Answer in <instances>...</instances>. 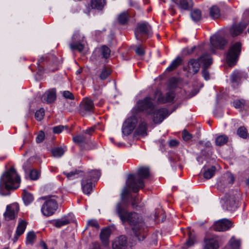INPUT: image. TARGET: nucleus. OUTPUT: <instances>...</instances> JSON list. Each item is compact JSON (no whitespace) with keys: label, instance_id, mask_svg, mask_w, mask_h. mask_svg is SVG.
I'll use <instances>...</instances> for the list:
<instances>
[{"label":"nucleus","instance_id":"8","mask_svg":"<svg viewBox=\"0 0 249 249\" xmlns=\"http://www.w3.org/2000/svg\"><path fill=\"white\" fill-rule=\"evenodd\" d=\"M84 37L81 36L79 33L75 32L72 37V42L70 44V47L72 50H77L81 52L83 50L85 44Z\"/></svg>","mask_w":249,"mask_h":249},{"label":"nucleus","instance_id":"35","mask_svg":"<svg viewBox=\"0 0 249 249\" xmlns=\"http://www.w3.org/2000/svg\"><path fill=\"white\" fill-rule=\"evenodd\" d=\"M191 17L194 21L197 22L199 21L201 18V11L199 9H194L191 13Z\"/></svg>","mask_w":249,"mask_h":249},{"label":"nucleus","instance_id":"11","mask_svg":"<svg viewBox=\"0 0 249 249\" xmlns=\"http://www.w3.org/2000/svg\"><path fill=\"white\" fill-rule=\"evenodd\" d=\"M200 59L203 64L202 76L206 80H208L210 79V74L207 68L213 63L212 57L208 54H204L200 57Z\"/></svg>","mask_w":249,"mask_h":249},{"label":"nucleus","instance_id":"21","mask_svg":"<svg viewBox=\"0 0 249 249\" xmlns=\"http://www.w3.org/2000/svg\"><path fill=\"white\" fill-rule=\"evenodd\" d=\"M200 62H201L200 57L196 59H191L188 63L189 71L194 74L197 73L200 68Z\"/></svg>","mask_w":249,"mask_h":249},{"label":"nucleus","instance_id":"31","mask_svg":"<svg viewBox=\"0 0 249 249\" xmlns=\"http://www.w3.org/2000/svg\"><path fill=\"white\" fill-rule=\"evenodd\" d=\"M90 4L92 8L96 9L97 10H101L105 4V0H91Z\"/></svg>","mask_w":249,"mask_h":249},{"label":"nucleus","instance_id":"40","mask_svg":"<svg viewBox=\"0 0 249 249\" xmlns=\"http://www.w3.org/2000/svg\"><path fill=\"white\" fill-rule=\"evenodd\" d=\"M246 105V101L244 99H239L234 100L233 102V105L236 108L242 109Z\"/></svg>","mask_w":249,"mask_h":249},{"label":"nucleus","instance_id":"24","mask_svg":"<svg viewBox=\"0 0 249 249\" xmlns=\"http://www.w3.org/2000/svg\"><path fill=\"white\" fill-rule=\"evenodd\" d=\"M174 93L173 92H168L164 95H160L157 100L159 103L164 104L172 101L174 98Z\"/></svg>","mask_w":249,"mask_h":249},{"label":"nucleus","instance_id":"52","mask_svg":"<svg viewBox=\"0 0 249 249\" xmlns=\"http://www.w3.org/2000/svg\"><path fill=\"white\" fill-rule=\"evenodd\" d=\"M110 74V71L109 69L104 68L101 71L100 77L102 80L106 79L107 76Z\"/></svg>","mask_w":249,"mask_h":249},{"label":"nucleus","instance_id":"56","mask_svg":"<svg viewBox=\"0 0 249 249\" xmlns=\"http://www.w3.org/2000/svg\"><path fill=\"white\" fill-rule=\"evenodd\" d=\"M45 138V134L42 131L39 132V134L37 135L36 138V142L37 143H39L42 142Z\"/></svg>","mask_w":249,"mask_h":249},{"label":"nucleus","instance_id":"51","mask_svg":"<svg viewBox=\"0 0 249 249\" xmlns=\"http://www.w3.org/2000/svg\"><path fill=\"white\" fill-rule=\"evenodd\" d=\"M44 114V109L43 108H41L35 113V118L37 121H40L43 118Z\"/></svg>","mask_w":249,"mask_h":249},{"label":"nucleus","instance_id":"30","mask_svg":"<svg viewBox=\"0 0 249 249\" xmlns=\"http://www.w3.org/2000/svg\"><path fill=\"white\" fill-rule=\"evenodd\" d=\"M228 140L229 138L226 135H219L215 139V144L217 146H222L228 142Z\"/></svg>","mask_w":249,"mask_h":249},{"label":"nucleus","instance_id":"28","mask_svg":"<svg viewBox=\"0 0 249 249\" xmlns=\"http://www.w3.org/2000/svg\"><path fill=\"white\" fill-rule=\"evenodd\" d=\"M179 7L183 10H188L193 6L192 0H179V3L176 2Z\"/></svg>","mask_w":249,"mask_h":249},{"label":"nucleus","instance_id":"7","mask_svg":"<svg viewBox=\"0 0 249 249\" xmlns=\"http://www.w3.org/2000/svg\"><path fill=\"white\" fill-rule=\"evenodd\" d=\"M55 196H52L50 199L45 201L41 207V212L46 216L53 215L57 208V204Z\"/></svg>","mask_w":249,"mask_h":249},{"label":"nucleus","instance_id":"27","mask_svg":"<svg viewBox=\"0 0 249 249\" xmlns=\"http://www.w3.org/2000/svg\"><path fill=\"white\" fill-rule=\"evenodd\" d=\"M82 188L84 194L89 195L92 189V185L91 182H88L86 179H83L81 182Z\"/></svg>","mask_w":249,"mask_h":249},{"label":"nucleus","instance_id":"15","mask_svg":"<svg viewBox=\"0 0 249 249\" xmlns=\"http://www.w3.org/2000/svg\"><path fill=\"white\" fill-rule=\"evenodd\" d=\"M210 42L213 48L223 49L227 44L228 41L223 37L219 35H214L210 38Z\"/></svg>","mask_w":249,"mask_h":249},{"label":"nucleus","instance_id":"55","mask_svg":"<svg viewBox=\"0 0 249 249\" xmlns=\"http://www.w3.org/2000/svg\"><path fill=\"white\" fill-rule=\"evenodd\" d=\"M88 225L91 226L92 227H94L96 229L99 228V225L96 220L95 219H91L88 221Z\"/></svg>","mask_w":249,"mask_h":249},{"label":"nucleus","instance_id":"19","mask_svg":"<svg viewBox=\"0 0 249 249\" xmlns=\"http://www.w3.org/2000/svg\"><path fill=\"white\" fill-rule=\"evenodd\" d=\"M247 75L239 71H234L231 76V81L234 87H236L240 83V81L242 78L246 79Z\"/></svg>","mask_w":249,"mask_h":249},{"label":"nucleus","instance_id":"39","mask_svg":"<svg viewBox=\"0 0 249 249\" xmlns=\"http://www.w3.org/2000/svg\"><path fill=\"white\" fill-rule=\"evenodd\" d=\"M229 243L233 249H239L240 246V240L236 239L234 236L230 239Z\"/></svg>","mask_w":249,"mask_h":249},{"label":"nucleus","instance_id":"10","mask_svg":"<svg viewBox=\"0 0 249 249\" xmlns=\"http://www.w3.org/2000/svg\"><path fill=\"white\" fill-rule=\"evenodd\" d=\"M150 115L152 116L153 121L155 123L160 124L169 115L168 110L165 108L156 109L155 107L152 113Z\"/></svg>","mask_w":249,"mask_h":249},{"label":"nucleus","instance_id":"5","mask_svg":"<svg viewBox=\"0 0 249 249\" xmlns=\"http://www.w3.org/2000/svg\"><path fill=\"white\" fill-rule=\"evenodd\" d=\"M155 106L153 99L149 97H146L137 102L135 108L138 111L143 112L150 115L152 113Z\"/></svg>","mask_w":249,"mask_h":249},{"label":"nucleus","instance_id":"22","mask_svg":"<svg viewBox=\"0 0 249 249\" xmlns=\"http://www.w3.org/2000/svg\"><path fill=\"white\" fill-rule=\"evenodd\" d=\"M111 234V229L109 228H106L101 230L100 233V239L103 245L105 247H107L109 243V237Z\"/></svg>","mask_w":249,"mask_h":249},{"label":"nucleus","instance_id":"63","mask_svg":"<svg viewBox=\"0 0 249 249\" xmlns=\"http://www.w3.org/2000/svg\"><path fill=\"white\" fill-rule=\"evenodd\" d=\"M137 198L136 197H135L132 202V205L133 206V207H136L137 206Z\"/></svg>","mask_w":249,"mask_h":249},{"label":"nucleus","instance_id":"38","mask_svg":"<svg viewBox=\"0 0 249 249\" xmlns=\"http://www.w3.org/2000/svg\"><path fill=\"white\" fill-rule=\"evenodd\" d=\"M33 199L34 197L31 194L27 192H24L23 200L26 205H29L33 201Z\"/></svg>","mask_w":249,"mask_h":249},{"label":"nucleus","instance_id":"53","mask_svg":"<svg viewBox=\"0 0 249 249\" xmlns=\"http://www.w3.org/2000/svg\"><path fill=\"white\" fill-rule=\"evenodd\" d=\"M134 51L136 53L140 56H142L145 54L144 49L142 46H136Z\"/></svg>","mask_w":249,"mask_h":249},{"label":"nucleus","instance_id":"9","mask_svg":"<svg viewBox=\"0 0 249 249\" xmlns=\"http://www.w3.org/2000/svg\"><path fill=\"white\" fill-rule=\"evenodd\" d=\"M137 123V119L134 116L127 118L123 125L122 133L125 135L131 134L135 128Z\"/></svg>","mask_w":249,"mask_h":249},{"label":"nucleus","instance_id":"12","mask_svg":"<svg viewBox=\"0 0 249 249\" xmlns=\"http://www.w3.org/2000/svg\"><path fill=\"white\" fill-rule=\"evenodd\" d=\"M94 106L93 101L88 98H85L80 104L79 109L80 114L86 116L88 113L93 112Z\"/></svg>","mask_w":249,"mask_h":249},{"label":"nucleus","instance_id":"29","mask_svg":"<svg viewBox=\"0 0 249 249\" xmlns=\"http://www.w3.org/2000/svg\"><path fill=\"white\" fill-rule=\"evenodd\" d=\"M182 61V59L179 56L177 57L176 58L172 61L170 65L167 68L166 71H174L181 64Z\"/></svg>","mask_w":249,"mask_h":249},{"label":"nucleus","instance_id":"44","mask_svg":"<svg viewBox=\"0 0 249 249\" xmlns=\"http://www.w3.org/2000/svg\"><path fill=\"white\" fill-rule=\"evenodd\" d=\"M89 179L92 180H97L100 176V173L98 170H92L89 173Z\"/></svg>","mask_w":249,"mask_h":249},{"label":"nucleus","instance_id":"23","mask_svg":"<svg viewBox=\"0 0 249 249\" xmlns=\"http://www.w3.org/2000/svg\"><path fill=\"white\" fill-rule=\"evenodd\" d=\"M56 99L55 90L52 89L46 92L42 96V101L48 104L51 103Z\"/></svg>","mask_w":249,"mask_h":249},{"label":"nucleus","instance_id":"36","mask_svg":"<svg viewBox=\"0 0 249 249\" xmlns=\"http://www.w3.org/2000/svg\"><path fill=\"white\" fill-rule=\"evenodd\" d=\"M210 14L213 18H219L220 16V10L218 7L215 5L213 6L210 9Z\"/></svg>","mask_w":249,"mask_h":249},{"label":"nucleus","instance_id":"49","mask_svg":"<svg viewBox=\"0 0 249 249\" xmlns=\"http://www.w3.org/2000/svg\"><path fill=\"white\" fill-rule=\"evenodd\" d=\"M40 175V172L38 170L33 169L31 170L29 176L32 180H36L39 178Z\"/></svg>","mask_w":249,"mask_h":249},{"label":"nucleus","instance_id":"43","mask_svg":"<svg viewBox=\"0 0 249 249\" xmlns=\"http://www.w3.org/2000/svg\"><path fill=\"white\" fill-rule=\"evenodd\" d=\"M64 150L61 147H57L52 150V154L54 157H60L64 153Z\"/></svg>","mask_w":249,"mask_h":249},{"label":"nucleus","instance_id":"6","mask_svg":"<svg viewBox=\"0 0 249 249\" xmlns=\"http://www.w3.org/2000/svg\"><path fill=\"white\" fill-rule=\"evenodd\" d=\"M152 28L148 23L144 22L138 23L135 30L136 38L138 40L142 41V36H151Z\"/></svg>","mask_w":249,"mask_h":249},{"label":"nucleus","instance_id":"61","mask_svg":"<svg viewBox=\"0 0 249 249\" xmlns=\"http://www.w3.org/2000/svg\"><path fill=\"white\" fill-rule=\"evenodd\" d=\"M30 164V163L29 162V161H27L25 163H24L23 165V168L24 169L25 172H27V170L29 168Z\"/></svg>","mask_w":249,"mask_h":249},{"label":"nucleus","instance_id":"48","mask_svg":"<svg viewBox=\"0 0 249 249\" xmlns=\"http://www.w3.org/2000/svg\"><path fill=\"white\" fill-rule=\"evenodd\" d=\"M72 139L74 142L78 144L79 145H81V144L84 143L86 141L85 137L83 135L76 136L73 137Z\"/></svg>","mask_w":249,"mask_h":249},{"label":"nucleus","instance_id":"18","mask_svg":"<svg viewBox=\"0 0 249 249\" xmlns=\"http://www.w3.org/2000/svg\"><path fill=\"white\" fill-rule=\"evenodd\" d=\"M127 248V239L124 235H121L115 239L112 243V249H126Z\"/></svg>","mask_w":249,"mask_h":249},{"label":"nucleus","instance_id":"34","mask_svg":"<svg viewBox=\"0 0 249 249\" xmlns=\"http://www.w3.org/2000/svg\"><path fill=\"white\" fill-rule=\"evenodd\" d=\"M215 170L216 168L213 166L205 169L203 173L204 178L207 179L211 178L214 175Z\"/></svg>","mask_w":249,"mask_h":249},{"label":"nucleus","instance_id":"26","mask_svg":"<svg viewBox=\"0 0 249 249\" xmlns=\"http://www.w3.org/2000/svg\"><path fill=\"white\" fill-rule=\"evenodd\" d=\"M147 123L144 121H142L140 124L138 128L136 130V132L138 135L142 137H144L147 135Z\"/></svg>","mask_w":249,"mask_h":249},{"label":"nucleus","instance_id":"33","mask_svg":"<svg viewBox=\"0 0 249 249\" xmlns=\"http://www.w3.org/2000/svg\"><path fill=\"white\" fill-rule=\"evenodd\" d=\"M129 17V14L127 12H123L118 16V21L120 24H125L127 22Z\"/></svg>","mask_w":249,"mask_h":249},{"label":"nucleus","instance_id":"58","mask_svg":"<svg viewBox=\"0 0 249 249\" xmlns=\"http://www.w3.org/2000/svg\"><path fill=\"white\" fill-rule=\"evenodd\" d=\"M90 249H100L99 243L98 242H93Z\"/></svg>","mask_w":249,"mask_h":249},{"label":"nucleus","instance_id":"60","mask_svg":"<svg viewBox=\"0 0 249 249\" xmlns=\"http://www.w3.org/2000/svg\"><path fill=\"white\" fill-rule=\"evenodd\" d=\"M195 49H196V46H194L190 49H189L188 48H186L184 50V51H186L187 54H190L194 52Z\"/></svg>","mask_w":249,"mask_h":249},{"label":"nucleus","instance_id":"50","mask_svg":"<svg viewBox=\"0 0 249 249\" xmlns=\"http://www.w3.org/2000/svg\"><path fill=\"white\" fill-rule=\"evenodd\" d=\"M237 134L240 137L246 138L247 137V129L244 126H241L238 129Z\"/></svg>","mask_w":249,"mask_h":249},{"label":"nucleus","instance_id":"17","mask_svg":"<svg viewBox=\"0 0 249 249\" xmlns=\"http://www.w3.org/2000/svg\"><path fill=\"white\" fill-rule=\"evenodd\" d=\"M223 201L224 205L227 210L234 211L238 207V201L234 196H225Z\"/></svg>","mask_w":249,"mask_h":249},{"label":"nucleus","instance_id":"1","mask_svg":"<svg viewBox=\"0 0 249 249\" xmlns=\"http://www.w3.org/2000/svg\"><path fill=\"white\" fill-rule=\"evenodd\" d=\"M128 193L126 188H124L121 195V201L116 205L115 212L122 222H128L132 232L139 241H143L146 237L147 228L141 215L133 212L129 213L127 210V203L124 197Z\"/></svg>","mask_w":249,"mask_h":249},{"label":"nucleus","instance_id":"25","mask_svg":"<svg viewBox=\"0 0 249 249\" xmlns=\"http://www.w3.org/2000/svg\"><path fill=\"white\" fill-rule=\"evenodd\" d=\"M205 249H218L219 243L218 241L213 238H208L205 240Z\"/></svg>","mask_w":249,"mask_h":249},{"label":"nucleus","instance_id":"47","mask_svg":"<svg viewBox=\"0 0 249 249\" xmlns=\"http://www.w3.org/2000/svg\"><path fill=\"white\" fill-rule=\"evenodd\" d=\"M188 234L189 239L186 241L185 245L183 247L184 249H187L188 247L192 246L195 243L194 237L191 235L190 232H189Z\"/></svg>","mask_w":249,"mask_h":249},{"label":"nucleus","instance_id":"62","mask_svg":"<svg viewBox=\"0 0 249 249\" xmlns=\"http://www.w3.org/2000/svg\"><path fill=\"white\" fill-rule=\"evenodd\" d=\"M94 130V127H91L89 129L86 130V133L88 134H91V133L93 132Z\"/></svg>","mask_w":249,"mask_h":249},{"label":"nucleus","instance_id":"57","mask_svg":"<svg viewBox=\"0 0 249 249\" xmlns=\"http://www.w3.org/2000/svg\"><path fill=\"white\" fill-rule=\"evenodd\" d=\"M63 95L65 98L67 99L71 100L74 99V96L72 95V94L68 90L64 91L63 92Z\"/></svg>","mask_w":249,"mask_h":249},{"label":"nucleus","instance_id":"2","mask_svg":"<svg viewBox=\"0 0 249 249\" xmlns=\"http://www.w3.org/2000/svg\"><path fill=\"white\" fill-rule=\"evenodd\" d=\"M20 179L16 169L11 168L1 177L0 180V194L6 196L8 193L5 192L10 189H16L19 186Z\"/></svg>","mask_w":249,"mask_h":249},{"label":"nucleus","instance_id":"64","mask_svg":"<svg viewBox=\"0 0 249 249\" xmlns=\"http://www.w3.org/2000/svg\"><path fill=\"white\" fill-rule=\"evenodd\" d=\"M223 249H233L231 248V245L229 244V243H228V244L226 246H225V247Z\"/></svg>","mask_w":249,"mask_h":249},{"label":"nucleus","instance_id":"13","mask_svg":"<svg viewBox=\"0 0 249 249\" xmlns=\"http://www.w3.org/2000/svg\"><path fill=\"white\" fill-rule=\"evenodd\" d=\"M232 226L231 221L224 218L215 222L213 225V229L215 231H224L229 230Z\"/></svg>","mask_w":249,"mask_h":249},{"label":"nucleus","instance_id":"45","mask_svg":"<svg viewBox=\"0 0 249 249\" xmlns=\"http://www.w3.org/2000/svg\"><path fill=\"white\" fill-rule=\"evenodd\" d=\"M36 235L34 232L30 231L27 235L26 243L29 244H32L36 239Z\"/></svg>","mask_w":249,"mask_h":249},{"label":"nucleus","instance_id":"59","mask_svg":"<svg viewBox=\"0 0 249 249\" xmlns=\"http://www.w3.org/2000/svg\"><path fill=\"white\" fill-rule=\"evenodd\" d=\"M179 143V142L176 140H171L169 143L170 146L171 147H174L177 146Z\"/></svg>","mask_w":249,"mask_h":249},{"label":"nucleus","instance_id":"16","mask_svg":"<svg viewBox=\"0 0 249 249\" xmlns=\"http://www.w3.org/2000/svg\"><path fill=\"white\" fill-rule=\"evenodd\" d=\"M19 210L18 206L17 204L8 205L6 211L3 215L6 220H10L15 218Z\"/></svg>","mask_w":249,"mask_h":249},{"label":"nucleus","instance_id":"3","mask_svg":"<svg viewBox=\"0 0 249 249\" xmlns=\"http://www.w3.org/2000/svg\"><path fill=\"white\" fill-rule=\"evenodd\" d=\"M137 178L134 175L130 174L126 182L127 186L132 189L134 193L138 192L144 185L143 179L147 178L150 176L149 169L147 167H141L138 170Z\"/></svg>","mask_w":249,"mask_h":249},{"label":"nucleus","instance_id":"41","mask_svg":"<svg viewBox=\"0 0 249 249\" xmlns=\"http://www.w3.org/2000/svg\"><path fill=\"white\" fill-rule=\"evenodd\" d=\"M80 172L79 171L75 170L73 171L70 172L69 173L64 172L63 174L67 177L68 179H73L79 177V174L80 173Z\"/></svg>","mask_w":249,"mask_h":249},{"label":"nucleus","instance_id":"32","mask_svg":"<svg viewBox=\"0 0 249 249\" xmlns=\"http://www.w3.org/2000/svg\"><path fill=\"white\" fill-rule=\"evenodd\" d=\"M27 226L26 221L22 220L18 224L16 230V235L20 236L24 232Z\"/></svg>","mask_w":249,"mask_h":249},{"label":"nucleus","instance_id":"20","mask_svg":"<svg viewBox=\"0 0 249 249\" xmlns=\"http://www.w3.org/2000/svg\"><path fill=\"white\" fill-rule=\"evenodd\" d=\"M246 26L247 24L243 22H240L238 24L233 25L230 29V34L233 37L236 36L242 33Z\"/></svg>","mask_w":249,"mask_h":249},{"label":"nucleus","instance_id":"54","mask_svg":"<svg viewBox=\"0 0 249 249\" xmlns=\"http://www.w3.org/2000/svg\"><path fill=\"white\" fill-rule=\"evenodd\" d=\"M182 137L184 141H188L192 138V136L187 131L184 130L182 131Z\"/></svg>","mask_w":249,"mask_h":249},{"label":"nucleus","instance_id":"42","mask_svg":"<svg viewBox=\"0 0 249 249\" xmlns=\"http://www.w3.org/2000/svg\"><path fill=\"white\" fill-rule=\"evenodd\" d=\"M101 52L103 57L104 58H107L110 56V50L106 46H103L101 48Z\"/></svg>","mask_w":249,"mask_h":249},{"label":"nucleus","instance_id":"4","mask_svg":"<svg viewBox=\"0 0 249 249\" xmlns=\"http://www.w3.org/2000/svg\"><path fill=\"white\" fill-rule=\"evenodd\" d=\"M241 50V44L237 42L231 45L227 54L226 60L230 66L234 65L238 60Z\"/></svg>","mask_w":249,"mask_h":249},{"label":"nucleus","instance_id":"46","mask_svg":"<svg viewBox=\"0 0 249 249\" xmlns=\"http://www.w3.org/2000/svg\"><path fill=\"white\" fill-rule=\"evenodd\" d=\"M65 129L67 130L68 132H69V130H68V125H59L56 126H55L53 128V132L55 134H59L62 131Z\"/></svg>","mask_w":249,"mask_h":249},{"label":"nucleus","instance_id":"37","mask_svg":"<svg viewBox=\"0 0 249 249\" xmlns=\"http://www.w3.org/2000/svg\"><path fill=\"white\" fill-rule=\"evenodd\" d=\"M69 223V220L66 218H61L54 221L53 224L57 228H60Z\"/></svg>","mask_w":249,"mask_h":249},{"label":"nucleus","instance_id":"14","mask_svg":"<svg viewBox=\"0 0 249 249\" xmlns=\"http://www.w3.org/2000/svg\"><path fill=\"white\" fill-rule=\"evenodd\" d=\"M234 181L233 176L230 173H226L221 178V180L218 183V189L223 191V189L230 187Z\"/></svg>","mask_w":249,"mask_h":249}]
</instances>
